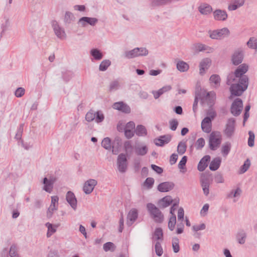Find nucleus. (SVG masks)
<instances>
[{
	"label": "nucleus",
	"instance_id": "nucleus-1",
	"mask_svg": "<svg viewBox=\"0 0 257 257\" xmlns=\"http://www.w3.org/2000/svg\"><path fill=\"white\" fill-rule=\"evenodd\" d=\"M146 207L151 217L156 222H163L164 219V215L158 207L152 203H148Z\"/></svg>",
	"mask_w": 257,
	"mask_h": 257
},
{
	"label": "nucleus",
	"instance_id": "nucleus-2",
	"mask_svg": "<svg viewBox=\"0 0 257 257\" xmlns=\"http://www.w3.org/2000/svg\"><path fill=\"white\" fill-rule=\"evenodd\" d=\"M222 140V136L219 132H212L209 138V147L211 150L215 151L219 147Z\"/></svg>",
	"mask_w": 257,
	"mask_h": 257
},
{
	"label": "nucleus",
	"instance_id": "nucleus-3",
	"mask_svg": "<svg viewBox=\"0 0 257 257\" xmlns=\"http://www.w3.org/2000/svg\"><path fill=\"white\" fill-rule=\"evenodd\" d=\"M149 53V51L145 47H137L131 51H125L124 57L127 59H132L135 57L146 56Z\"/></svg>",
	"mask_w": 257,
	"mask_h": 257
},
{
	"label": "nucleus",
	"instance_id": "nucleus-4",
	"mask_svg": "<svg viewBox=\"0 0 257 257\" xmlns=\"http://www.w3.org/2000/svg\"><path fill=\"white\" fill-rule=\"evenodd\" d=\"M209 37L212 39H220L222 37L229 34V31L227 28H223L216 30H209L208 31Z\"/></svg>",
	"mask_w": 257,
	"mask_h": 257
},
{
	"label": "nucleus",
	"instance_id": "nucleus-5",
	"mask_svg": "<svg viewBox=\"0 0 257 257\" xmlns=\"http://www.w3.org/2000/svg\"><path fill=\"white\" fill-rule=\"evenodd\" d=\"M117 166L118 171L120 173L126 172L127 168V161L124 154H120L117 159Z\"/></svg>",
	"mask_w": 257,
	"mask_h": 257
},
{
	"label": "nucleus",
	"instance_id": "nucleus-6",
	"mask_svg": "<svg viewBox=\"0 0 257 257\" xmlns=\"http://www.w3.org/2000/svg\"><path fill=\"white\" fill-rule=\"evenodd\" d=\"M230 96H240L246 90V86H242L238 83L231 84L230 87Z\"/></svg>",
	"mask_w": 257,
	"mask_h": 257
},
{
	"label": "nucleus",
	"instance_id": "nucleus-7",
	"mask_svg": "<svg viewBox=\"0 0 257 257\" xmlns=\"http://www.w3.org/2000/svg\"><path fill=\"white\" fill-rule=\"evenodd\" d=\"M244 58L243 52L241 49L235 50L231 56V63L233 65L237 66L240 64Z\"/></svg>",
	"mask_w": 257,
	"mask_h": 257
},
{
	"label": "nucleus",
	"instance_id": "nucleus-8",
	"mask_svg": "<svg viewBox=\"0 0 257 257\" xmlns=\"http://www.w3.org/2000/svg\"><path fill=\"white\" fill-rule=\"evenodd\" d=\"M235 120L233 118L227 120L224 130V133L227 138H231L233 136L235 131Z\"/></svg>",
	"mask_w": 257,
	"mask_h": 257
},
{
	"label": "nucleus",
	"instance_id": "nucleus-9",
	"mask_svg": "<svg viewBox=\"0 0 257 257\" xmlns=\"http://www.w3.org/2000/svg\"><path fill=\"white\" fill-rule=\"evenodd\" d=\"M242 108V101L240 99L237 98L231 105V112L233 115L238 116L240 114Z\"/></svg>",
	"mask_w": 257,
	"mask_h": 257
},
{
	"label": "nucleus",
	"instance_id": "nucleus-10",
	"mask_svg": "<svg viewBox=\"0 0 257 257\" xmlns=\"http://www.w3.org/2000/svg\"><path fill=\"white\" fill-rule=\"evenodd\" d=\"M52 26L57 37L62 40L66 38V34L63 28H61L56 20L52 21Z\"/></svg>",
	"mask_w": 257,
	"mask_h": 257
},
{
	"label": "nucleus",
	"instance_id": "nucleus-11",
	"mask_svg": "<svg viewBox=\"0 0 257 257\" xmlns=\"http://www.w3.org/2000/svg\"><path fill=\"white\" fill-rule=\"evenodd\" d=\"M98 21V20L96 18L83 17L79 19L77 23L81 25L82 27H85L87 24L94 26Z\"/></svg>",
	"mask_w": 257,
	"mask_h": 257
},
{
	"label": "nucleus",
	"instance_id": "nucleus-12",
	"mask_svg": "<svg viewBox=\"0 0 257 257\" xmlns=\"http://www.w3.org/2000/svg\"><path fill=\"white\" fill-rule=\"evenodd\" d=\"M58 200L59 198L57 196L51 197V203L47 211V217L48 218H51L53 214V211L57 210Z\"/></svg>",
	"mask_w": 257,
	"mask_h": 257
},
{
	"label": "nucleus",
	"instance_id": "nucleus-13",
	"mask_svg": "<svg viewBox=\"0 0 257 257\" xmlns=\"http://www.w3.org/2000/svg\"><path fill=\"white\" fill-rule=\"evenodd\" d=\"M97 181L94 179H89L86 181L83 186V191L86 194H90L97 185Z\"/></svg>",
	"mask_w": 257,
	"mask_h": 257
},
{
	"label": "nucleus",
	"instance_id": "nucleus-14",
	"mask_svg": "<svg viewBox=\"0 0 257 257\" xmlns=\"http://www.w3.org/2000/svg\"><path fill=\"white\" fill-rule=\"evenodd\" d=\"M55 178L52 177L48 179L47 177L43 179V183L44 186L43 189L47 192L51 193L53 188V184L55 182Z\"/></svg>",
	"mask_w": 257,
	"mask_h": 257
},
{
	"label": "nucleus",
	"instance_id": "nucleus-15",
	"mask_svg": "<svg viewBox=\"0 0 257 257\" xmlns=\"http://www.w3.org/2000/svg\"><path fill=\"white\" fill-rule=\"evenodd\" d=\"M138 217V210L136 209H131L127 216L126 224L128 226H131L136 220Z\"/></svg>",
	"mask_w": 257,
	"mask_h": 257
},
{
	"label": "nucleus",
	"instance_id": "nucleus-16",
	"mask_svg": "<svg viewBox=\"0 0 257 257\" xmlns=\"http://www.w3.org/2000/svg\"><path fill=\"white\" fill-rule=\"evenodd\" d=\"M171 138V136L169 135L161 136L159 138L155 139L154 143L156 146L162 147L165 144L169 143Z\"/></svg>",
	"mask_w": 257,
	"mask_h": 257
},
{
	"label": "nucleus",
	"instance_id": "nucleus-17",
	"mask_svg": "<svg viewBox=\"0 0 257 257\" xmlns=\"http://www.w3.org/2000/svg\"><path fill=\"white\" fill-rule=\"evenodd\" d=\"M66 199L71 207L75 210L77 208V201L74 194L70 191H68L66 194Z\"/></svg>",
	"mask_w": 257,
	"mask_h": 257
},
{
	"label": "nucleus",
	"instance_id": "nucleus-18",
	"mask_svg": "<svg viewBox=\"0 0 257 257\" xmlns=\"http://www.w3.org/2000/svg\"><path fill=\"white\" fill-rule=\"evenodd\" d=\"M174 187V184L173 182H165L159 184L157 189L161 192H166L173 189Z\"/></svg>",
	"mask_w": 257,
	"mask_h": 257
},
{
	"label": "nucleus",
	"instance_id": "nucleus-19",
	"mask_svg": "<svg viewBox=\"0 0 257 257\" xmlns=\"http://www.w3.org/2000/svg\"><path fill=\"white\" fill-rule=\"evenodd\" d=\"M213 16L215 20L224 21L227 19L228 15L225 10L217 9L213 12Z\"/></svg>",
	"mask_w": 257,
	"mask_h": 257
},
{
	"label": "nucleus",
	"instance_id": "nucleus-20",
	"mask_svg": "<svg viewBox=\"0 0 257 257\" xmlns=\"http://www.w3.org/2000/svg\"><path fill=\"white\" fill-rule=\"evenodd\" d=\"M113 107L124 113H128L131 112L129 106L122 101L115 102L113 105Z\"/></svg>",
	"mask_w": 257,
	"mask_h": 257
},
{
	"label": "nucleus",
	"instance_id": "nucleus-21",
	"mask_svg": "<svg viewBox=\"0 0 257 257\" xmlns=\"http://www.w3.org/2000/svg\"><path fill=\"white\" fill-rule=\"evenodd\" d=\"M173 202L171 196H166L160 199L158 202V205L160 208H165L169 206Z\"/></svg>",
	"mask_w": 257,
	"mask_h": 257
},
{
	"label": "nucleus",
	"instance_id": "nucleus-22",
	"mask_svg": "<svg viewBox=\"0 0 257 257\" xmlns=\"http://www.w3.org/2000/svg\"><path fill=\"white\" fill-rule=\"evenodd\" d=\"M248 67L246 64H240L234 71L235 77H240L244 76V74L248 71Z\"/></svg>",
	"mask_w": 257,
	"mask_h": 257
},
{
	"label": "nucleus",
	"instance_id": "nucleus-23",
	"mask_svg": "<svg viewBox=\"0 0 257 257\" xmlns=\"http://www.w3.org/2000/svg\"><path fill=\"white\" fill-rule=\"evenodd\" d=\"M210 156L206 155L203 157L198 164V170L200 171H203L208 166V162L210 161Z\"/></svg>",
	"mask_w": 257,
	"mask_h": 257
},
{
	"label": "nucleus",
	"instance_id": "nucleus-24",
	"mask_svg": "<svg viewBox=\"0 0 257 257\" xmlns=\"http://www.w3.org/2000/svg\"><path fill=\"white\" fill-rule=\"evenodd\" d=\"M211 64V60L209 58L203 59L199 64L200 74L203 75L204 74L206 69H208Z\"/></svg>",
	"mask_w": 257,
	"mask_h": 257
},
{
	"label": "nucleus",
	"instance_id": "nucleus-25",
	"mask_svg": "<svg viewBox=\"0 0 257 257\" xmlns=\"http://www.w3.org/2000/svg\"><path fill=\"white\" fill-rule=\"evenodd\" d=\"M200 104L202 106H208L211 108L215 103V97H199Z\"/></svg>",
	"mask_w": 257,
	"mask_h": 257
},
{
	"label": "nucleus",
	"instance_id": "nucleus-26",
	"mask_svg": "<svg viewBox=\"0 0 257 257\" xmlns=\"http://www.w3.org/2000/svg\"><path fill=\"white\" fill-rule=\"evenodd\" d=\"M199 12L202 15H207L212 11V7L207 4H203L198 7Z\"/></svg>",
	"mask_w": 257,
	"mask_h": 257
},
{
	"label": "nucleus",
	"instance_id": "nucleus-27",
	"mask_svg": "<svg viewBox=\"0 0 257 257\" xmlns=\"http://www.w3.org/2000/svg\"><path fill=\"white\" fill-rule=\"evenodd\" d=\"M90 55L95 60L98 61L102 59L103 54L102 52L97 48H93L90 51Z\"/></svg>",
	"mask_w": 257,
	"mask_h": 257
},
{
	"label": "nucleus",
	"instance_id": "nucleus-28",
	"mask_svg": "<svg viewBox=\"0 0 257 257\" xmlns=\"http://www.w3.org/2000/svg\"><path fill=\"white\" fill-rule=\"evenodd\" d=\"M207 90L202 87L199 81H197L195 86V96H205Z\"/></svg>",
	"mask_w": 257,
	"mask_h": 257
},
{
	"label": "nucleus",
	"instance_id": "nucleus-29",
	"mask_svg": "<svg viewBox=\"0 0 257 257\" xmlns=\"http://www.w3.org/2000/svg\"><path fill=\"white\" fill-rule=\"evenodd\" d=\"M221 163V159L220 157H216L213 159L209 165L210 170L213 171L217 170L219 168Z\"/></svg>",
	"mask_w": 257,
	"mask_h": 257
},
{
	"label": "nucleus",
	"instance_id": "nucleus-30",
	"mask_svg": "<svg viewBox=\"0 0 257 257\" xmlns=\"http://www.w3.org/2000/svg\"><path fill=\"white\" fill-rule=\"evenodd\" d=\"M201 184L204 194L207 196L209 193V182L208 178H205L201 180Z\"/></svg>",
	"mask_w": 257,
	"mask_h": 257
},
{
	"label": "nucleus",
	"instance_id": "nucleus-31",
	"mask_svg": "<svg viewBox=\"0 0 257 257\" xmlns=\"http://www.w3.org/2000/svg\"><path fill=\"white\" fill-rule=\"evenodd\" d=\"M209 81L214 87L217 88L220 86L221 79L218 75L213 74L210 76Z\"/></svg>",
	"mask_w": 257,
	"mask_h": 257
},
{
	"label": "nucleus",
	"instance_id": "nucleus-32",
	"mask_svg": "<svg viewBox=\"0 0 257 257\" xmlns=\"http://www.w3.org/2000/svg\"><path fill=\"white\" fill-rule=\"evenodd\" d=\"M171 88L172 87L171 85H166L159 89L158 91L153 90L152 93L154 94V96H160L165 92L170 91Z\"/></svg>",
	"mask_w": 257,
	"mask_h": 257
},
{
	"label": "nucleus",
	"instance_id": "nucleus-33",
	"mask_svg": "<svg viewBox=\"0 0 257 257\" xmlns=\"http://www.w3.org/2000/svg\"><path fill=\"white\" fill-rule=\"evenodd\" d=\"M177 68L180 72H186L189 68V65L183 61H179L177 63Z\"/></svg>",
	"mask_w": 257,
	"mask_h": 257
},
{
	"label": "nucleus",
	"instance_id": "nucleus-34",
	"mask_svg": "<svg viewBox=\"0 0 257 257\" xmlns=\"http://www.w3.org/2000/svg\"><path fill=\"white\" fill-rule=\"evenodd\" d=\"M45 226L48 228V231L47 233V237H50L56 231V228L58 227L56 225H53L49 222L45 224Z\"/></svg>",
	"mask_w": 257,
	"mask_h": 257
},
{
	"label": "nucleus",
	"instance_id": "nucleus-35",
	"mask_svg": "<svg viewBox=\"0 0 257 257\" xmlns=\"http://www.w3.org/2000/svg\"><path fill=\"white\" fill-rule=\"evenodd\" d=\"M136 135L138 136H145L147 134V131L146 127L143 125H137L135 131Z\"/></svg>",
	"mask_w": 257,
	"mask_h": 257
},
{
	"label": "nucleus",
	"instance_id": "nucleus-36",
	"mask_svg": "<svg viewBox=\"0 0 257 257\" xmlns=\"http://www.w3.org/2000/svg\"><path fill=\"white\" fill-rule=\"evenodd\" d=\"M121 143L120 140L119 138H116L113 142L112 143V153L114 154H117L118 148L120 146Z\"/></svg>",
	"mask_w": 257,
	"mask_h": 257
},
{
	"label": "nucleus",
	"instance_id": "nucleus-37",
	"mask_svg": "<svg viewBox=\"0 0 257 257\" xmlns=\"http://www.w3.org/2000/svg\"><path fill=\"white\" fill-rule=\"evenodd\" d=\"M135 150L136 154L139 156H144L148 151V148L146 146L143 147L136 146Z\"/></svg>",
	"mask_w": 257,
	"mask_h": 257
},
{
	"label": "nucleus",
	"instance_id": "nucleus-38",
	"mask_svg": "<svg viewBox=\"0 0 257 257\" xmlns=\"http://www.w3.org/2000/svg\"><path fill=\"white\" fill-rule=\"evenodd\" d=\"M75 18L74 15L70 12H66L64 16V21L66 24H70L72 22L74 21Z\"/></svg>",
	"mask_w": 257,
	"mask_h": 257
},
{
	"label": "nucleus",
	"instance_id": "nucleus-39",
	"mask_svg": "<svg viewBox=\"0 0 257 257\" xmlns=\"http://www.w3.org/2000/svg\"><path fill=\"white\" fill-rule=\"evenodd\" d=\"M176 224V215H171L168 222V228L171 231L174 230Z\"/></svg>",
	"mask_w": 257,
	"mask_h": 257
},
{
	"label": "nucleus",
	"instance_id": "nucleus-40",
	"mask_svg": "<svg viewBox=\"0 0 257 257\" xmlns=\"http://www.w3.org/2000/svg\"><path fill=\"white\" fill-rule=\"evenodd\" d=\"M231 149V144L227 142L222 145L221 148V153L223 156H226L229 153Z\"/></svg>",
	"mask_w": 257,
	"mask_h": 257
},
{
	"label": "nucleus",
	"instance_id": "nucleus-41",
	"mask_svg": "<svg viewBox=\"0 0 257 257\" xmlns=\"http://www.w3.org/2000/svg\"><path fill=\"white\" fill-rule=\"evenodd\" d=\"M101 146L106 150H110L112 147L111 140L108 137L104 138L101 142Z\"/></svg>",
	"mask_w": 257,
	"mask_h": 257
},
{
	"label": "nucleus",
	"instance_id": "nucleus-42",
	"mask_svg": "<svg viewBox=\"0 0 257 257\" xmlns=\"http://www.w3.org/2000/svg\"><path fill=\"white\" fill-rule=\"evenodd\" d=\"M246 44L250 49H257V39L255 37L250 38Z\"/></svg>",
	"mask_w": 257,
	"mask_h": 257
},
{
	"label": "nucleus",
	"instance_id": "nucleus-43",
	"mask_svg": "<svg viewBox=\"0 0 257 257\" xmlns=\"http://www.w3.org/2000/svg\"><path fill=\"white\" fill-rule=\"evenodd\" d=\"M73 73L71 71H65L62 72V77L64 81L68 82L73 77Z\"/></svg>",
	"mask_w": 257,
	"mask_h": 257
},
{
	"label": "nucleus",
	"instance_id": "nucleus-44",
	"mask_svg": "<svg viewBox=\"0 0 257 257\" xmlns=\"http://www.w3.org/2000/svg\"><path fill=\"white\" fill-rule=\"evenodd\" d=\"M95 111L93 109H90L85 115V120L88 122H91L95 118Z\"/></svg>",
	"mask_w": 257,
	"mask_h": 257
},
{
	"label": "nucleus",
	"instance_id": "nucleus-45",
	"mask_svg": "<svg viewBox=\"0 0 257 257\" xmlns=\"http://www.w3.org/2000/svg\"><path fill=\"white\" fill-rule=\"evenodd\" d=\"M110 64L111 61L109 60H103L99 65V70L101 71H104L107 70Z\"/></svg>",
	"mask_w": 257,
	"mask_h": 257
},
{
	"label": "nucleus",
	"instance_id": "nucleus-46",
	"mask_svg": "<svg viewBox=\"0 0 257 257\" xmlns=\"http://www.w3.org/2000/svg\"><path fill=\"white\" fill-rule=\"evenodd\" d=\"M238 78L239 80L237 83L242 85V86H246L247 89L248 85V77H247V76L244 75Z\"/></svg>",
	"mask_w": 257,
	"mask_h": 257
},
{
	"label": "nucleus",
	"instance_id": "nucleus-47",
	"mask_svg": "<svg viewBox=\"0 0 257 257\" xmlns=\"http://www.w3.org/2000/svg\"><path fill=\"white\" fill-rule=\"evenodd\" d=\"M179 239L177 237H174L172 239V247L173 251L175 253H177L180 250V246L179 244Z\"/></svg>",
	"mask_w": 257,
	"mask_h": 257
},
{
	"label": "nucleus",
	"instance_id": "nucleus-48",
	"mask_svg": "<svg viewBox=\"0 0 257 257\" xmlns=\"http://www.w3.org/2000/svg\"><path fill=\"white\" fill-rule=\"evenodd\" d=\"M192 48L196 52L203 51L206 50L205 45L201 43H195L193 44Z\"/></svg>",
	"mask_w": 257,
	"mask_h": 257
},
{
	"label": "nucleus",
	"instance_id": "nucleus-49",
	"mask_svg": "<svg viewBox=\"0 0 257 257\" xmlns=\"http://www.w3.org/2000/svg\"><path fill=\"white\" fill-rule=\"evenodd\" d=\"M96 115L94 119L95 121L97 123H100L102 122L104 119V115L101 111H97L95 112Z\"/></svg>",
	"mask_w": 257,
	"mask_h": 257
},
{
	"label": "nucleus",
	"instance_id": "nucleus-50",
	"mask_svg": "<svg viewBox=\"0 0 257 257\" xmlns=\"http://www.w3.org/2000/svg\"><path fill=\"white\" fill-rule=\"evenodd\" d=\"M250 165V162L249 159H246L240 168V173L242 174L245 173L249 168Z\"/></svg>",
	"mask_w": 257,
	"mask_h": 257
},
{
	"label": "nucleus",
	"instance_id": "nucleus-51",
	"mask_svg": "<svg viewBox=\"0 0 257 257\" xmlns=\"http://www.w3.org/2000/svg\"><path fill=\"white\" fill-rule=\"evenodd\" d=\"M186 147L185 143L180 142L178 145L177 152L180 155H183L186 152Z\"/></svg>",
	"mask_w": 257,
	"mask_h": 257
},
{
	"label": "nucleus",
	"instance_id": "nucleus-52",
	"mask_svg": "<svg viewBox=\"0 0 257 257\" xmlns=\"http://www.w3.org/2000/svg\"><path fill=\"white\" fill-rule=\"evenodd\" d=\"M246 235L245 232H241L238 233L237 235V239L239 243L242 244H244L245 241Z\"/></svg>",
	"mask_w": 257,
	"mask_h": 257
},
{
	"label": "nucleus",
	"instance_id": "nucleus-53",
	"mask_svg": "<svg viewBox=\"0 0 257 257\" xmlns=\"http://www.w3.org/2000/svg\"><path fill=\"white\" fill-rule=\"evenodd\" d=\"M154 235L156 239L162 240L163 237V233L162 229L161 228H156L154 232Z\"/></svg>",
	"mask_w": 257,
	"mask_h": 257
},
{
	"label": "nucleus",
	"instance_id": "nucleus-54",
	"mask_svg": "<svg viewBox=\"0 0 257 257\" xmlns=\"http://www.w3.org/2000/svg\"><path fill=\"white\" fill-rule=\"evenodd\" d=\"M154 179L153 178H147L144 183V185L147 187L148 189H151L154 185Z\"/></svg>",
	"mask_w": 257,
	"mask_h": 257
},
{
	"label": "nucleus",
	"instance_id": "nucleus-55",
	"mask_svg": "<svg viewBox=\"0 0 257 257\" xmlns=\"http://www.w3.org/2000/svg\"><path fill=\"white\" fill-rule=\"evenodd\" d=\"M9 257H17L18 256L17 253V248L15 245L13 244L11 245L9 252Z\"/></svg>",
	"mask_w": 257,
	"mask_h": 257
},
{
	"label": "nucleus",
	"instance_id": "nucleus-56",
	"mask_svg": "<svg viewBox=\"0 0 257 257\" xmlns=\"http://www.w3.org/2000/svg\"><path fill=\"white\" fill-rule=\"evenodd\" d=\"M155 251H156V254L159 256H161L163 254V248L162 247L160 242H159V241H157L156 243L155 246Z\"/></svg>",
	"mask_w": 257,
	"mask_h": 257
},
{
	"label": "nucleus",
	"instance_id": "nucleus-57",
	"mask_svg": "<svg viewBox=\"0 0 257 257\" xmlns=\"http://www.w3.org/2000/svg\"><path fill=\"white\" fill-rule=\"evenodd\" d=\"M249 138L248 139V145L251 147L254 146V140L255 136L253 132L249 131L248 132Z\"/></svg>",
	"mask_w": 257,
	"mask_h": 257
},
{
	"label": "nucleus",
	"instance_id": "nucleus-58",
	"mask_svg": "<svg viewBox=\"0 0 257 257\" xmlns=\"http://www.w3.org/2000/svg\"><path fill=\"white\" fill-rule=\"evenodd\" d=\"M205 144V140L203 138L198 139L196 143V148L197 150H201Z\"/></svg>",
	"mask_w": 257,
	"mask_h": 257
},
{
	"label": "nucleus",
	"instance_id": "nucleus-59",
	"mask_svg": "<svg viewBox=\"0 0 257 257\" xmlns=\"http://www.w3.org/2000/svg\"><path fill=\"white\" fill-rule=\"evenodd\" d=\"M241 190L237 188L235 191L232 190L228 195V198L236 197L240 195Z\"/></svg>",
	"mask_w": 257,
	"mask_h": 257
},
{
	"label": "nucleus",
	"instance_id": "nucleus-60",
	"mask_svg": "<svg viewBox=\"0 0 257 257\" xmlns=\"http://www.w3.org/2000/svg\"><path fill=\"white\" fill-rule=\"evenodd\" d=\"M103 248L105 251L109 250L113 251L114 249V245L111 242H107L103 244Z\"/></svg>",
	"mask_w": 257,
	"mask_h": 257
},
{
	"label": "nucleus",
	"instance_id": "nucleus-61",
	"mask_svg": "<svg viewBox=\"0 0 257 257\" xmlns=\"http://www.w3.org/2000/svg\"><path fill=\"white\" fill-rule=\"evenodd\" d=\"M178 124L179 122L176 119H172L170 120L169 121L170 128L173 131H176Z\"/></svg>",
	"mask_w": 257,
	"mask_h": 257
},
{
	"label": "nucleus",
	"instance_id": "nucleus-62",
	"mask_svg": "<svg viewBox=\"0 0 257 257\" xmlns=\"http://www.w3.org/2000/svg\"><path fill=\"white\" fill-rule=\"evenodd\" d=\"M24 124H21L17 130V132L15 136V139L17 140H21L23 132Z\"/></svg>",
	"mask_w": 257,
	"mask_h": 257
},
{
	"label": "nucleus",
	"instance_id": "nucleus-63",
	"mask_svg": "<svg viewBox=\"0 0 257 257\" xmlns=\"http://www.w3.org/2000/svg\"><path fill=\"white\" fill-rule=\"evenodd\" d=\"M187 161V156H183L179 163L178 168L180 169H185Z\"/></svg>",
	"mask_w": 257,
	"mask_h": 257
},
{
	"label": "nucleus",
	"instance_id": "nucleus-64",
	"mask_svg": "<svg viewBox=\"0 0 257 257\" xmlns=\"http://www.w3.org/2000/svg\"><path fill=\"white\" fill-rule=\"evenodd\" d=\"M201 128L202 131L206 133H209L211 131V124L201 123Z\"/></svg>",
	"mask_w": 257,
	"mask_h": 257
}]
</instances>
